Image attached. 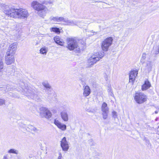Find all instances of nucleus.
<instances>
[{
    "label": "nucleus",
    "mask_w": 159,
    "mask_h": 159,
    "mask_svg": "<svg viewBox=\"0 0 159 159\" xmlns=\"http://www.w3.org/2000/svg\"><path fill=\"white\" fill-rule=\"evenodd\" d=\"M3 12L8 17L13 18H26L29 16L27 10L23 8L17 9L7 7L4 9Z\"/></svg>",
    "instance_id": "1"
},
{
    "label": "nucleus",
    "mask_w": 159,
    "mask_h": 159,
    "mask_svg": "<svg viewBox=\"0 0 159 159\" xmlns=\"http://www.w3.org/2000/svg\"><path fill=\"white\" fill-rule=\"evenodd\" d=\"M103 56L104 53L101 52H98L96 54L92 55L88 60V66L89 67H91L97 61L102 58Z\"/></svg>",
    "instance_id": "2"
},
{
    "label": "nucleus",
    "mask_w": 159,
    "mask_h": 159,
    "mask_svg": "<svg viewBox=\"0 0 159 159\" xmlns=\"http://www.w3.org/2000/svg\"><path fill=\"white\" fill-rule=\"evenodd\" d=\"M66 48L72 51L77 48L78 45L76 39L73 38H68L66 39Z\"/></svg>",
    "instance_id": "3"
},
{
    "label": "nucleus",
    "mask_w": 159,
    "mask_h": 159,
    "mask_svg": "<svg viewBox=\"0 0 159 159\" xmlns=\"http://www.w3.org/2000/svg\"><path fill=\"white\" fill-rule=\"evenodd\" d=\"M51 20H52L54 21L61 22H63L65 23V24L67 25H70L72 24L76 25L75 22L73 20H69L63 17L51 16L50 18Z\"/></svg>",
    "instance_id": "4"
},
{
    "label": "nucleus",
    "mask_w": 159,
    "mask_h": 159,
    "mask_svg": "<svg viewBox=\"0 0 159 159\" xmlns=\"http://www.w3.org/2000/svg\"><path fill=\"white\" fill-rule=\"evenodd\" d=\"M113 38L111 37L107 38L102 42L101 47L102 50L105 52L107 51L112 44Z\"/></svg>",
    "instance_id": "5"
},
{
    "label": "nucleus",
    "mask_w": 159,
    "mask_h": 159,
    "mask_svg": "<svg viewBox=\"0 0 159 159\" xmlns=\"http://www.w3.org/2000/svg\"><path fill=\"white\" fill-rule=\"evenodd\" d=\"M39 115L42 117L49 119L52 117V113L48 108L41 107L39 108Z\"/></svg>",
    "instance_id": "6"
},
{
    "label": "nucleus",
    "mask_w": 159,
    "mask_h": 159,
    "mask_svg": "<svg viewBox=\"0 0 159 159\" xmlns=\"http://www.w3.org/2000/svg\"><path fill=\"white\" fill-rule=\"evenodd\" d=\"M134 99L137 103L140 104L146 101L147 97V96L143 93L139 92L135 93Z\"/></svg>",
    "instance_id": "7"
},
{
    "label": "nucleus",
    "mask_w": 159,
    "mask_h": 159,
    "mask_svg": "<svg viewBox=\"0 0 159 159\" xmlns=\"http://www.w3.org/2000/svg\"><path fill=\"white\" fill-rule=\"evenodd\" d=\"M14 55L6 53L5 57V62L7 65H11L15 62Z\"/></svg>",
    "instance_id": "8"
},
{
    "label": "nucleus",
    "mask_w": 159,
    "mask_h": 159,
    "mask_svg": "<svg viewBox=\"0 0 159 159\" xmlns=\"http://www.w3.org/2000/svg\"><path fill=\"white\" fill-rule=\"evenodd\" d=\"M17 44L16 43H13L11 44L6 53H10L11 55H14L17 49Z\"/></svg>",
    "instance_id": "9"
},
{
    "label": "nucleus",
    "mask_w": 159,
    "mask_h": 159,
    "mask_svg": "<svg viewBox=\"0 0 159 159\" xmlns=\"http://www.w3.org/2000/svg\"><path fill=\"white\" fill-rule=\"evenodd\" d=\"M48 11V10L47 7L45 6H44L37 11V14L39 16L44 18Z\"/></svg>",
    "instance_id": "10"
},
{
    "label": "nucleus",
    "mask_w": 159,
    "mask_h": 159,
    "mask_svg": "<svg viewBox=\"0 0 159 159\" xmlns=\"http://www.w3.org/2000/svg\"><path fill=\"white\" fill-rule=\"evenodd\" d=\"M61 145L63 150L67 151L68 150L69 147V145L65 137H64L62 139Z\"/></svg>",
    "instance_id": "11"
},
{
    "label": "nucleus",
    "mask_w": 159,
    "mask_h": 159,
    "mask_svg": "<svg viewBox=\"0 0 159 159\" xmlns=\"http://www.w3.org/2000/svg\"><path fill=\"white\" fill-rule=\"evenodd\" d=\"M31 7L34 10L38 11L44 5L36 1L32 2L31 3Z\"/></svg>",
    "instance_id": "12"
},
{
    "label": "nucleus",
    "mask_w": 159,
    "mask_h": 159,
    "mask_svg": "<svg viewBox=\"0 0 159 159\" xmlns=\"http://www.w3.org/2000/svg\"><path fill=\"white\" fill-rule=\"evenodd\" d=\"M138 71L136 70H134L130 72L129 73V82H133L137 76Z\"/></svg>",
    "instance_id": "13"
},
{
    "label": "nucleus",
    "mask_w": 159,
    "mask_h": 159,
    "mask_svg": "<svg viewBox=\"0 0 159 159\" xmlns=\"http://www.w3.org/2000/svg\"><path fill=\"white\" fill-rule=\"evenodd\" d=\"M54 124L57 127L62 131H65L66 129V126L65 124L61 123L58 120H55L54 121Z\"/></svg>",
    "instance_id": "14"
},
{
    "label": "nucleus",
    "mask_w": 159,
    "mask_h": 159,
    "mask_svg": "<svg viewBox=\"0 0 159 159\" xmlns=\"http://www.w3.org/2000/svg\"><path fill=\"white\" fill-rule=\"evenodd\" d=\"M151 84L148 80H146L141 87L142 91H145L149 89L151 87Z\"/></svg>",
    "instance_id": "15"
},
{
    "label": "nucleus",
    "mask_w": 159,
    "mask_h": 159,
    "mask_svg": "<svg viewBox=\"0 0 159 159\" xmlns=\"http://www.w3.org/2000/svg\"><path fill=\"white\" fill-rule=\"evenodd\" d=\"M83 96L84 97H87L91 93V90L89 86L86 85L84 86Z\"/></svg>",
    "instance_id": "16"
},
{
    "label": "nucleus",
    "mask_w": 159,
    "mask_h": 159,
    "mask_svg": "<svg viewBox=\"0 0 159 159\" xmlns=\"http://www.w3.org/2000/svg\"><path fill=\"white\" fill-rule=\"evenodd\" d=\"M54 40L57 43L61 46H63L64 44V42L63 41V40L58 36H56L54 37Z\"/></svg>",
    "instance_id": "17"
},
{
    "label": "nucleus",
    "mask_w": 159,
    "mask_h": 159,
    "mask_svg": "<svg viewBox=\"0 0 159 159\" xmlns=\"http://www.w3.org/2000/svg\"><path fill=\"white\" fill-rule=\"evenodd\" d=\"M153 64L152 62L148 61L146 63V66L145 67L146 70L148 72H149L152 70Z\"/></svg>",
    "instance_id": "18"
},
{
    "label": "nucleus",
    "mask_w": 159,
    "mask_h": 159,
    "mask_svg": "<svg viewBox=\"0 0 159 159\" xmlns=\"http://www.w3.org/2000/svg\"><path fill=\"white\" fill-rule=\"evenodd\" d=\"M61 117L64 121H67L68 120V115L66 112L62 111L61 113Z\"/></svg>",
    "instance_id": "19"
},
{
    "label": "nucleus",
    "mask_w": 159,
    "mask_h": 159,
    "mask_svg": "<svg viewBox=\"0 0 159 159\" xmlns=\"http://www.w3.org/2000/svg\"><path fill=\"white\" fill-rule=\"evenodd\" d=\"M102 112L108 111L109 109L107 107V104L105 102H103L102 106Z\"/></svg>",
    "instance_id": "20"
},
{
    "label": "nucleus",
    "mask_w": 159,
    "mask_h": 159,
    "mask_svg": "<svg viewBox=\"0 0 159 159\" xmlns=\"http://www.w3.org/2000/svg\"><path fill=\"white\" fill-rule=\"evenodd\" d=\"M48 51V48L45 46L42 48L40 50V53L43 55H46Z\"/></svg>",
    "instance_id": "21"
},
{
    "label": "nucleus",
    "mask_w": 159,
    "mask_h": 159,
    "mask_svg": "<svg viewBox=\"0 0 159 159\" xmlns=\"http://www.w3.org/2000/svg\"><path fill=\"white\" fill-rule=\"evenodd\" d=\"M7 152L9 153L18 154L19 153L18 150L14 148H11L8 150Z\"/></svg>",
    "instance_id": "22"
},
{
    "label": "nucleus",
    "mask_w": 159,
    "mask_h": 159,
    "mask_svg": "<svg viewBox=\"0 0 159 159\" xmlns=\"http://www.w3.org/2000/svg\"><path fill=\"white\" fill-rule=\"evenodd\" d=\"M42 84L44 87L47 89H50L51 88V86L47 81H45L43 82Z\"/></svg>",
    "instance_id": "23"
},
{
    "label": "nucleus",
    "mask_w": 159,
    "mask_h": 159,
    "mask_svg": "<svg viewBox=\"0 0 159 159\" xmlns=\"http://www.w3.org/2000/svg\"><path fill=\"white\" fill-rule=\"evenodd\" d=\"M153 51L156 54H157L159 53V45L154 47Z\"/></svg>",
    "instance_id": "24"
},
{
    "label": "nucleus",
    "mask_w": 159,
    "mask_h": 159,
    "mask_svg": "<svg viewBox=\"0 0 159 159\" xmlns=\"http://www.w3.org/2000/svg\"><path fill=\"white\" fill-rule=\"evenodd\" d=\"M51 32L53 31L56 33H60V31L59 29L57 28H52L50 29Z\"/></svg>",
    "instance_id": "25"
},
{
    "label": "nucleus",
    "mask_w": 159,
    "mask_h": 159,
    "mask_svg": "<svg viewBox=\"0 0 159 159\" xmlns=\"http://www.w3.org/2000/svg\"><path fill=\"white\" fill-rule=\"evenodd\" d=\"M108 113V111L102 112L103 118L104 119L107 118Z\"/></svg>",
    "instance_id": "26"
},
{
    "label": "nucleus",
    "mask_w": 159,
    "mask_h": 159,
    "mask_svg": "<svg viewBox=\"0 0 159 159\" xmlns=\"http://www.w3.org/2000/svg\"><path fill=\"white\" fill-rule=\"evenodd\" d=\"M30 90L26 88H25L23 89V91H22L23 93L26 95H28V93H30Z\"/></svg>",
    "instance_id": "27"
},
{
    "label": "nucleus",
    "mask_w": 159,
    "mask_h": 159,
    "mask_svg": "<svg viewBox=\"0 0 159 159\" xmlns=\"http://www.w3.org/2000/svg\"><path fill=\"white\" fill-rule=\"evenodd\" d=\"M3 68V63L1 58H0V70Z\"/></svg>",
    "instance_id": "28"
},
{
    "label": "nucleus",
    "mask_w": 159,
    "mask_h": 159,
    "mask_svg": "<svg viewBox=\"0 0 159 159\" xmlns=\"http://www.w3.org/2000/svg\"><path fill=\"white\" fill-rule=\"evenodd\" d=\"M5 100L3 99L0 98V106L5 105Z\"/></svg>",
    "instance_id": "29"
},
{
    "label": "nucleus",
    "mask_w": 159,
    "mask_h": 159,
    "mask_svg": "<svg viewBox=\"0 0 159 159\" xmlns=\"http://www.w3.org/2000/svg\"><path fill=\"white\" fill-rule=\"evenodd\" d=\"M112 115L113 117L115 118H116L117 117V113L115 111H113L112 112Z\"/></svg>",
    "instance_id": "30"
},
{
    "label": "nucleus",
    "mask_w": 159,
    "mask_h": 159,
    "mask_svg": "<svg viewBox=\"0 0 159 159\" xmlns=\"http://www.w3.org/2000/svg\"><path fill=\"white\" fill-rule=\"evenodd\" d=\"M108 92L109 93L110 95L111 96H114L113 93L111 89L108 90Z\"/></svg>",
    "instance_id": "31"
},
{
    "label": "nucleus",
    "mask_w": 159,
    "mask_h": 159,
    "mask_svg": "<svg viewBox=\"0 0 159 159\" xmlns=\"http://www.w3.org/2000/svg\"><path fill=\"white\" fill-rule=\"evenodd\" d=\"M8 155V154H6L4 156L3 158V159H8L7 158Z\"/></svg>",
    "instance_id": "32"
},
{
    "label": "nucleus",
    "mask_w": 159,
    "mask_h": 159,
    "mask_svg": "<svg viewBox=\"0 0 159 159\" xmlns=\"http://www.w3.org/2000/svg\"><path fill=\"white\" fill-rule=\"evenodd\" d=\"M142 58L144 59L146 58V54L145 53H143V54L142 56Z\"/></svg>",
    "instance_id": "33"
},
{
    "label": "nucleus",
    "mask_w": 159,
    "mask_h": 159,
    "mask_svg": "<svg viewBox=\"0 0 159 159\" xmlns=\"http://www.w3.org/2000/svg\"><path fill=\"white\" fill-rule=\"evenodd\" d=\"M31 128H32V129L34 131H35L36 130H37V129L33 127V126H30Z\"/></svg>",
    "instance_id": "34"
},
{
    "label": "nucleus",
    "mask_w": 159,
    "mask_h": 159,
    "mask_svg": "<svg viewBox=\"0 0 159 159\" xmlns=\"http://www.w3.org/2000/svg\"><path fill=\"white\" fill-rule=\"evenodd\" d=\"M11 159H16V158L15 157H11Z\"/></svg>",
    "instance_id": "35"
},
{
    "label": "nucleus",
    "mask_w": 159,
    "mask_h": 159,
    "mask_svg": "<svg viewBox=\"0 0 159 159\" xmlns=\"http://www.w3.org/2000/svg\"><path fill=\"white\" fill-rule=\"evenodd\" d=\"M155 113L156 114H157V113H158V111H155Z\"/></svg>",
    "instance_id": "36"
}]
</instances>
